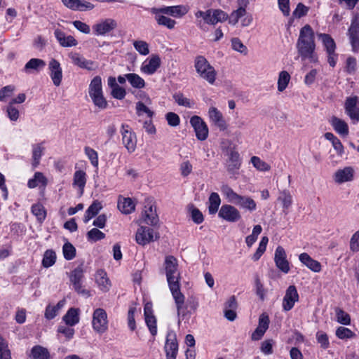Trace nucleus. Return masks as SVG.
Wrapping results in <instances>:
<instances>
[{"label":"nucleus","instance_id":"f257e3e1","mask_svg":"<svg viewBox=\"0 0 359 359\" xmlns=\"http://www.w3.org/2000/svg\"><path fill=\"white\" fill-rule=\"evenodd\" d=\"M164 266L168 286L176 304L177 315L184 316L183 308L185 297L180 292V273L178 270V262L174 256H166Z\"/></svg>","mask_w":359,"mask_h":359},{"label":"nucleus","instance_id":"f03ea898","mask_svg":"<svg viewBox=\"0 0 359 359\" xmlns=\"http://www.w3.org/2000/svg\"><path fill=\"white\" fill-rule=\"evenodd\" d=\"M296 47L298 55L302 61L309 60V62L313 63L318 62V57L315 51L314 32L309 25H306L300 29Z\"/></svg>","mask_w":359,"mask_h":359},{"label":"nucleus","instance_id":"7ed1b4c3","mask_svg":"<svg viewBox=\"0 0 359 359\" xmlns=\"http://www.w3.org/2000/svg\"><path fill=\"white\" fill-rule=\"evenodd\" d=\"M88 93L95 107L100 109H104L107 107L108 104L103 95L102 79L100 76H96L91 80Z\"/></svg>","mask_w":359,"mask_h":359},{"label":"nucleus","instance_id":"20e7f679","mask_svg":"<svg viewBox=\"0 0 359 359\" xmlns=\"http://www.w3.org/2000/svg\"><path fill=\"white\" fill-rule=\"evenodd\" d=\"M195 68L201 78L213 84L216 79V72L203 56H198L195 60Z\"/></svg>","mask_w":359,"mask_h":359},{"label":"nucleus","instance_id":"39448f33","mask_svg":"<svg viewBox=\"0 0 359 359\" xmlns=\"http://www.w3.org/2000/svg\"><path fill=\"white\" fill-rule=\"evenodd\" d=\"M196 18H202L205 22L209 25H215L219 22H223L228 19V15L222 10L198 11L195 13Z\"/></svg>","mask_w":359,"mask_h":359},{"label":"nucleus","instance_id":"423d86ee","mask_svg":"<svg viewBox=\"0 0 359 359\" xmlns=\"http://www.w3.org/2000/svg\"><path fill=\"white\" fill-rule=\"evenodd\" d=\"M122 143L129 153H133L136 149L137 137L128 125L122 124L121 128Z\"/></svg>","mask_w":359,"mask_h":359},{"label":"nucleus","instance_id":"0eeeda50","mask_svg":"<svg viewBox=\"0 0 359 359\" xmlns=\"http://www.w3.org/2000/svg\"><path fill=\"white\" fill-rule=\"evenodd\" d=\"M83 278V264L78 266L72 272L69 276L70 281L73 285V287L79 294H81L86 297L90 295V292L82 287V278Z\"/></svg>","mask_w":359,"mask_h":359},{"label":"nucleus","instance_id":"6e6552de","mask_svg":"<svg viewBox=\"0 0 359 359\" xmlns=\"http://www.w3.org/2000/svg\"><path fill=\"white\" fill-rule=\"evenodd\" d=\"M93 327L95 331L98 333L104 332L108 327L107 315L102 309H97L93 315Z\"/></svg>","mask_w":359,"mask_h":359},{"label":"nucleus","instance_id":"1a4fd4ad","mask_svg":"<svg viewBox=\"0 0 359 359\" xmlns=\"http://www.w3.org/2000/svg\"><path fill=\"white\" fill-rule=\"evenodd\" d=\"M117 22L112 18L100 20L93 26L95 35L104 36L117 27Z\"/></svg>","mask_w":359,"mask_h":359},{"label":"nucleus","instance_id":"9d476101","mask_svg":"<svg viewBox=\"0 0 359 359\" xmlns=\"http://www.w3.org/2000/svg\"><path fill=\"white\" fill-rule=\"evenodd\" d=\"M188 7L184 5H177L151 8V12H162V13L164 15H168L177 18L183 17L188 13Z\"/></svg>","mask_w":359,"mask_h":359},{"label":"nucleus","instance_id":"9b49d317","mask_svg":"<svg viewBox=\"0 0 359 359\" xmlns=\"http://www.w3.org/2000/svg\"><path fill=\"white\" fill-rule=\"evenodd\" d=\"M164 349L167 359H176L178 352V343L175 332L170 330L168 332Z\"/></svg>","mask_w":359,"mask_h":359},{"label":"nucleus","instance_id":"f8f14e48","mask_svg":"<svg viewBox=\"0 0 359 359\" xmlns=\"http://www.w3.org/2000/svg\"><path fill=\"white\" fill-rule=\"evenodd\" d=\"M190 123L194 129L198 140L203 141L207 139L208 128L206 123L200 116H192L190 119Z\"/></svg>","mask_w":359,"mask_h":359},{"label":"nucleus","instance_id":"ddd939ff","mask_svg":"<svg viewBox=\"0 0 359 359\" xmlns=\"http://www.w3.org/2000/svg\"><path fill=\"white\" fill-rule=\"evenodd\" d=\"M218 215L229 222H236L241 219V214L238 209L227 204L223 205L220 208Z\"/></svg>","mask_w":359,"mask_h":359},{"label":"nucleus","instance_id":"4468645a","mask_svg":"<svg viewBox=\"0 0 359 359\" xmlns=\"http://www.w3.org/2000/svg\"><path fill=\"white\" fill-rule=\"evenodd\" d=\"M69 57L72 62L81 69L93 71L97 67V64L95 62L86 59L78 53H72L69 55Z\"/></svg>","mask_w":359,"mask_h":359},{"label":"nucleus","instance_id":"2eb2a0df","mask_svg":"<svg viewBox=\"0 0 359 359\" xmlns=\"http://www.w3.org/2000/svg\"><path fill=\"white\" fill-rule=\"evenodd\" d=\"M241 165V159L238 151L231 149L229 154V158L226 163V167L228 172L231 175L238 173Z\"/></svg>","mask_w":359,"mask_h":359},{"label":"nucleus","instance_id":"dca6fc26","mask_svg":"<svg viewBox=\"0 0 359 359\" xmlns=\"http://www.w3.org/2000/svg\"><path fill=\"white\" fill-rule=\"evenodd\" d=\"M299 300V294L294 285H290L286 290L283 299V309L285 311L291 310Z\"/></svg>","mask_w":359,"mask_h":359},{"label":"nucleus","instance_id":"f3484780","mask_svg":"<svg viewBox=\"0 0 359 359\" xmlns=\"http://www.w3.org/2000/svg\"><path fill=\"white\" fill-rule=\"evenodd\" d=\"M274 262L276 266L283 273H287L290 271V264L284 248L278 246L275 251Z\"/></svg>","mask_w":359,"mask_h":359},{"label":"nucleus","instance_id":"a211bd4d","mask_svg":"<svg viewBox=\"0 0 359 359\" xmlns=\"http://www.w3.org/2000/svg\"><path fill=\"white\" fill-rule=\"evenodd\" d=\"M357 97H349L345 102V111L353 123L359 121V108L357 107Z\"/></svg>","mask_w":359,"mask_h":359},{"label":"nucleus","instance_id":"6ab92c4d","mask_svg":"<svg viewBox=\"0 0 359 359\" xmlns=\"http://www.w3.org/2000/svg\"><path fill=\"white\" fill-rule=\"evenodd\" d=\"M135 240L138 244L142 245L154 241V230L149 227L140 226L137 231Z\"/></svg>","mask_w":359,"mask_h":359},{"label":"nucleus","instance_id":"aec40b11","mask_svg":"<svg viewBox=\"0 0 359 359\" xmlns=\"http://www.w3.org/2000/svg\"><path fill=\"white\" fill-rule=\"evenodd\" d=\"M208 116L210 121L220 130L224 131L227 128V124L222 114L216 107L209 108Z\"/></svg>","mask_w":359,"mask_h":359},{"label":"nucleus","instance_id":"412c9836","mask_svg":"<svg viewBox=\"0 0 359 359\" xmlns=\"http://www.w3.org/2000/svg\"><path fill=\"white\" fill-rule=\"evenodd\" d=\"M161 65V59L157 55H152L141 66L142 72L148 75L154 74Z\"/></svg>","mask_w":359,"mask_h":359},{"label":"nucleus","instance_id":"4be33fe9","mask_svg":"<svg viewBox=\"0 0 359 359\" xmlns=\"http://www.w3.org/2000/svg\"><path fill=\"white\" fill-rule=\"evenodd\" d=\"M269 323L268 315L266 313L261 314L259 318L258 326L252 334V339L255 341L259 340L268 330Z\"/></svg>","mask_w":359,"mask_h":359},{"label":"nucleus","instance_id":"5701e85b","mask_svg":"<svg viewBox=\"0 0 359 359\" xmlns=\"http://www.w3.org/2000/svg\"><path fill=\"white\" fill-rule=\"evenodd\" d=\"M353 177L354 170L350 166L337 170L333 176L334 182L339 184L347 182H351L353 180Z\"/></svg>","mask_w":359,"mask_h":359},{"label":"nucleus","instance_id":"b1692460","mask_svg":"<svg viewBox=\"0 0 359 359\" xmlns=\"http://www.w3.org/2000/svg\"><path fill=\"white\" fill-rule=\"evenodd\" d=\"M50 76L55 86H59L62 79V70L60 62L55 59H51L48 64Z\"/></svg>","mask_w":359,"mask_h":359},{"label":"nucleus","instance_id":"393cba45","mask_svg":"<svg viewBox=\"0 0 359 359\" xmlns=\"http://www.w3.org/2000/svg\"><path fill=\"white\" fill-rule=\"evenodd\" d=\"M54 35L60 45L62 47H72L78 44L77 41L74 36L71 35L67 36L64 32L59 29H55Z\"/></svg>","mask_w":359,"mask_h":359},{"label":"nucleus","instance_id":"a878e982","mask_svg":"<svg viewBox=\"0 0 359 359\" xmlns=\"http://www.w3.org/2000/svg\"><path fill=\"white\" fill-rule=\"evenodd\" d=\"M239 4L238 8L232 11L229 15V23L232 25H236L240 19H242L248 14L245 9L248 1L242 0V3H239Z\"/></svg>","mask_w":359,"mask_h":359},{"label":"nucleus","instance_id":"bb28decb","mask_svg":"<svg viewBox=\"0 0 359 359\" xmlns=\"http://www.w3.org/2000/svg\"><path fill=\"white\" fill-rule=\"evenodd\" d=\"M153 208L152 205H149L148 208L145 205V209L142 213V220L148 225L155 226L158 222V217L156 213V210H153Z\"/></svg>","mask_w":359,"mask_h":359},{"label":"nucleus","instance_id":"cd10ccee","mask_svg":"<svg viewBox=\"0 0 359 359\" xmlns=\"http://www.w3.org/2000/svg\"><path fill=\"white\" fill-rule=\"evenodd\" d=\"M277 201L282 204L284 212H286L292 204V196L290 190L285 189L279 190Z\"/></svg>","mask_w":359,"mask_h":359},{"label":"nucleus","instance_id":"c85d7f7f","mask_svg":"<svg viewBox=\"0 0 359 359\" xmlns=\"http://www.w3.org/2000/svg\"><path fill=\"white\" fill-rule=\"evenodd\" d=\"M299 258L301 262L306 265L311 271L314 272L320 271L321 265L320 262L313 259L307 253L303 252L300 254Z\"/></svg>","mask_w":359,"mask_h":359},{"label":"nucleus","instance_id":"c756f323","mask_svg":"<svg viewBox=\"0 0 359 359\" xmlns=\"http://www.w3.org/2000/svg\"><path fill=\"white\" fill-rule=\"evenodd\" d=\"M95 280L100 289L103 292H107L111 287L109 279L107 276V273L103 270H99L95 275Z\"/></svg>","mask_w":359,"mask_h":359},{"label":"nucleus","instance_id":"7c9ffc66","mask_svg":"<svg viewBox=\"0 0 359 359\" xmlns=\"http://www.w3.org/2000/svg\"><path fill=\"white\" fill-rule=\"evenodd\" d=\"M331 125L332 126L334 130L342 136H347L348 134V126L347 123L335 116H333L330 121Z\"/></svg>","mask_w":359,"mask_h":359},{"label":"nucleus","instance_id":"2f4dec72","mask_svg":"<svg viewBox=\"0 0 359 359\" xmlns=\"http://www.w3.org/2000/svg\"><path fill=\"white\" fill-rule=\"evenodd\" d=\"M155 15V20L159 25L164 26L168 29H172L176 25V21L165 16L162 12H151Z\"/></svg>","mask_w":359,"mask_h":359},{"label":"nucleus","instance_id":"473e14b6","mask_svg":"<svg viewBox=\"0 0 359 359\" xmlns=\"http://www.w3.org/2000/svg\"><path fill=\"white\" fill-rule=\"evenodd\" d=\"M135 204L133 200L130 198H120L118 201V210L127 215L130 214L135 210Z\"/></svg>","mask_w":359,"mask_h":359},{"label":"nucleus","instance_id":"72a5a7b5","mask_svg":"<svg viewBox=\"0 0 359 359\" xmlns=\"http://www.w3.org/2000/svg\"><path fill=\"white\" fill-rule=\"evenodd\" d=\"M79 310L78 309L71 308L63 316L62 319L68 326H74L79 322Z\"/></svg>","mask_w":359,"mask_h":359},{"label":"nucleus","instance_id":"f704fd0d","mask_svg":"<svg viewBox=\"0 0 359 359\" xmlns=\"http://www.w3.org/2000/svg\"><path fill=\"white\" fill-rule=\"evenodd\" d=\"M235 204L238 205L240 208L248 210L250 212L255 210L257 208L255 201L252 198L246 196L241 195L239 199L237 200V202Z\"/></svg>","mask_w":359,"mask_h":359},{"label":"nucleus","instance_id":"c9c22d12","mask_svg":"<svg viewBox=\"0 0 359 359\" xmlns=\"http://www.w3.org/2000/svg\"><path fill=\"white\" fill-rule=\"evenodd\" d=\"M102 208V206L100 202L97 201H94L86 210L83 217V222L88 223L90 219L99 212Z\"/></svg>","mask_w":359,"mask_h":359},{"label":"nucleus","instance_id":"e433bc0d","mask_svg":"<svg viewBox=\"0 0 359 359\" xmlns=\"http://www.w3.org/2000/svg\"><path fill=\"white\" fill-rule=\"evenodd\" d=\"M45 66L46 62L44 60L39 58H32L26 63L24 70L27 73H30L32 70L38 72Z\"/></svg>","mask_w":359,"mask_h":359},{"label":"nucleus","instance_id":"4c0bfd02","mask_svg":"<svg viewBox=\"0 0 359 359\" xmlns=\"http://www.w3.org/2000/svg\"><path fill=\"white\" fill-rule=\"evenodd\" d=\"M48 184V180L41 172H36L34 177L29 180L27 186L30 189L36 187L39 184L46 187Z\"/></svg>","mask_w":359,"mask_h":359},{"label":"nucleus","instance_id":"58836bf2","mask_svg":"<svg viewBox=\"0 0 359 359\" xmlns=\"http://www.w3.org/2000/svg\"><path fill=\"white\" fill-rule=\"evenodd\" d=\"M319 39L321 40L327 53H333L336 49V44L334 39L328 34H318Z\"/></svg>","mask_w":359,"mask_h":359},{"label":"nucleus","instance_id":"ea45409f","mask_svg":"<svg viewBox=\"0 0 359 359\" xmlns=\"http://www.w3.org/2000/svg\"><path fill=\"white\" fill-rule=\"evenodd\" d=\"M221 191L226 200L231 203H236L241 195L236 193L228 184H222Z\"/></svg>","mask_w":359,"mask_h":359},{"label":"nucleus","instance_id":"a19ab883","mask_svg":"<svg viewBox=\"0 0 359 359\" xmlns=\"http://www.w3.org/2000/svg\"><path fill=\"white\" fill-rule=\"evenodd\" d=\"M221 204V199L217 193L212 192L208 198V211L210 215H214L218 211Z\"/></svg>","mask_w":359,"mask_h":359},{"label":"nucleus","instance_id":"79ce46f5","mask_svg":"<svg viewBox=\"0 0 359 359\" xmlns=\"http://www.w3.org/2000/svg\"><path fill=\"white\" fill-rule=\"evenodd\" d=\"M43 150L44 147L42 146L41 144H35L32 145V165L34 168H36L39 165Z\"/></svg>","mask_w":359,"mask_h":359},{"label":"nucleus","instance_id":"37998d69","mask_svg":"<svg viewBox=\"0 0 359 359\" xmlns=\"http://www.w3.org/2000/svg\"><path fill=\"white\" fill-rule=\"evenodd\" d=\"M31 354L33 359H49L50 358L48 350L40 345L32 347Z\"/></svg>","mask_w":359,"mask_h":359},{"label":"nucleus","instance_id":"c03bdc74","mask_svg":"<svg viewBox=\"0 0 359 359\" xmlns=\"http://www.w3.org/2000/svg\"><path fill=\"white\" fill-rule=\"evenodd\" d=\"M126 78L127 81L130 83L132 87L135 88L141 89L145 87L144 80L137 74H126Z\"/></svg>","mask_w":359,"mask_h":359},{"label":"nucleus","instance_id":"a18cd8bd","mask_svg":"<svg viewBox=\"0 0 359 359\" xmlns=\"http://www.w3.org/2000/svg\"><path fill=\"white\" fill-rule=\"evenodd\" d=\"M335 315L337 321L342 325H348L351 323L350 315L345 312L343 309L337 307L335 309Z\"/></svg>","mask_w":359,"mask_h":359},{"label":"nucleus","instance_id":"49530a36","mask_svg":"<svg viewBox=\"0 0 359 359\" xmlns=\"http://www.w3.org/2000/svg\"><path fill=\"white\" fill-rule=\"evenodd\" d=\"M290 80V76L286 71H282L279 74L278 79V90L283 92L287 86Z\"/></svg>","mask_w":359,"mask_h":359},{"label":"nucleus","instance_id":"de8ad7c7","mask_svg":"<svg viewBox=\"0 0 359 359\" xmlns=\"http://www.w3.org/2000/svg\"><path fill=\"white\" fill-rule=\"evenodd\" d=\"M86 183V174L83 170H77L74 175V184L83 190Z\"/></svg>","mask_w":359,"mask_h":359},{"label":"nucleus","instance_id":"09e8293b","mask_svg":"<svg viewBox=\"0 0 359 359\" xmlns=\"http://www.w3.org/2000/svg\"><path fill=\"white\" fill-rule=\"evenodd\" d=\"M56 261L55 252L51 250H48L45 252L42 260V264L44 267L48 268L53 266Z\"/></svg>","mask_w":359,"mask_h":359},{"label":"nucleus","instance_id":"8fccbe9b","mask_svg":"<svg viewBox=\"0 0 359 359\" xmlns=\"http://www.w3.org/2000/svg\"><path fill=\"white\" fill-rule=\"evenodd\" d=\"M189 211L191 213V217L193 222L197 224H201L203 220V215L202 212L196 208L194 205L191 204L188 206Z\"/></svg>","mask_w":359,"mask_h":359},{"label":"nucleus","instance_id":"3c124183","mask_svg":"<svg viewBox=\"0 0 359 359\" xmlns=\"http://www.w3.org/2000/svg\"><path fill=\"white\" fill-rule=\"evenodd\" d=\"M62 252L64 257L67 260H72L76 256V249L74 247V245L69 242H67L64 244L62 248Z\"/></svg>","mask_w":359,"mask_h":359},{"label":"nucleus","instance_id":"603ef678","mask_svg":"<svg viewBox=\"0 0 359 359\" xmlns=\"http://www.w3.org/2000/svg\"><path fill=\"white\" fill-rule=\"evenodd\" d=\"M133 46L140 55H147L149 53V44L144 41H134Z\"/></svg>","mask_w":359,"mask_h":359},{"label":"nucleus","instance_id":"864d4df0","mask_svg":"<svg viewBox=\"0 0 359 359\" xmlns=\"http://www.w3.org/2000/svg\"><path fill=\"white\" fill-rule=\"evenodd\" d=\"M250 161L253 166L259 171H268L271 168L268 163L257 156H252Z\"/></svg>","mask_w":359,"mask_h":359},{"label":"nucleus","instance_id":"5fc2aeb1","mask_svg":"<svg viewBox=\"0 0 359 359\" xmlns=\"http://www.w3.org/2000/svg\"><path fill=\"white\" fill-rule=\"evenodd\" d=\"M32 212L36 217L39 222H43L46 218V211L41 204H34L32 206Z\"/></svg>","mask_w":359,"mask_h":359},{"label":"nucleus","instance_id":"6e6d98bb","mask_svg":"<svg viewBox=\"0 0 359 359\" xmlns=\"http://www.w3.org/2000/svg\"><path fill=\"white\" fill-rule=\"evenodd\" d=\"M348 34L350 38H359V19L358 17L353 18L348 29Z\"/></svg>","mask_w":359,"mask_h":359},{"label":"nucleus","instance_id":"4d7b16f0","mask_svg":"<svg viewBox=\"0 0 359 359\" xmlns=\"http://www.w3.org/2000/svg\"><path fill=\"white\" fill-rule=\"evenodd\" d=\"M85 154L88 156L90 160L91 164L95 167L97 168L98 166V154L97 152L88 147H85L84 149Z\"/></svg>","mask_w":359,"mask_h":359},{"label":"nucleus","instance_id":"13d9d810","mask_svg":"<svg viewBox=\"0 0 359 359\" xmlns=\"http://www.w3.org/2000/svg\"><path fill=\"white\" fill-rule=\"evenodd\" d=\"M105 234L96 228H93L87 233L88 241L96 242L104 238Z\"/></svg>","mask_w":359,"mask_h":359},{"label":"nucleus","instance_id":"bf43d9fd","mask_svg":"<svg viewBox=\"0 0 359 359\" xmlns=\"http://www.w3.org/2000/svg\"><path fill=\"white\" fill-rule=\"evenodd\" d=\"M231 47L232 48L243 55L248 54L247 47L242 43L238 38H233L231 39Z\"/></svg>","mask_w":359,"mask_h":359},{"label":"nucleus","instance_id":"052dcab7","mask_svg":"<svg viewBox=\"0 0 359 359\" xmlns=\"http://www.w3.org/2000/svg\"><path fill=\"white\" fill-rule=\"evenodd\" d=\"M354 335L350 329L345 327H339L336 330V336L341 339H350Z\"/></svg>","mask_w":359,"mask_h":359},{"label":"nucleus","instance_id":"680f3d73","mask_svg":"<svg viewBox=\"0 0 359 359\" xmlns=\"http://www.w3.org/2000/svg\"><path fill=\"white\" fill-rule=\"evenodd\" d=\"M175 101L180 105L191 108L193 102L189 99L187 98L182 93H176L173 95Z\"/></svg>","mask_w":359,"mask_h":359},{"label":"nucleus","instance_id":"e2e57ef3","mask_svg":"<svg viewBox=\"0 0 359 359\" xmlns=\"http://www.w3.org/2000/svg\"><path fill=\"white\" fill-rule=\"evenodd\" d=\"M146 324L153 336H155L157 333V327H156V320L155 316H147L145 317Z\"/></svg>","mask_w":359,"mask_h":359},{"label":"nucleus","instance_id":"0e129e2a","mask_svg":"<svg viewBox=\"0 0 359 359\" xmlns=\"http://www.w3.org/2000/svg\"><path fill=\"white\" fill-rule=\"evenodd\" d=\"M136 111L138 116H142L143 114H146L147 116L151 118L154 115V112L150 110L143 102H138L136 104Z\"/></svg>","mask_w":359,"mask_h":359},{"label":"nucleus","instance_id":"69168bd1","mask_svg":"<svg viewBox=\"0 0 359 359\" xmlns=\"http://www.w3.org/2000/svg\"><path fill=\"white\" fill-rule=\"evenodd\" d=\"M94 5L89 1L78 0L74 11H87L94 8Z\"/></svg>","mask_w":359,"mask_h":359},{"label":"nucleus","instance_id":"338daca9","mask_svg":"<svg viewBox=\"0 0 359 359\" xmlns=\"http://www.w3.org/2000/svg\"><path fill=\"white\" fill-rule=\"evenodd\" d=\"M274 341L273 339H266L261 344V351L265 355H269L273 353V346Z\"/></svg>","mask_w":359,"mask_h":359},{"label":"nucleus","instance_id":"774afa93","mask_svg":"<svg viewBox=\"0 0 359 359\" xmlns=\"http://www.w3.org/2000/svg\"><path fill=\"white\" fill-rule=\"evenodd\" d=\"M350 249L355 252L359 251V230L352 236L350 240Z\"/></svg>","mask_w":359,"mask_h":359}]
</instances>
